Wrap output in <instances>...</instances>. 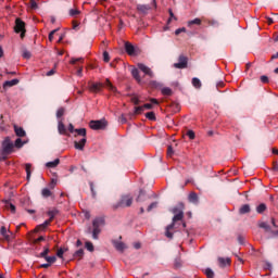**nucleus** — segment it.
Listing matches in <instances>:
<instances>
[{
    "instance_id": "obj_1",
    "label": "nucleus",
    "mask_w": 278,
    "mask_h": 278,
    "mask_svg": "<svg viewBox=\"0 0 278 278\" xmlns=\"http://www.w3.org/2000/svg\"><path fill=\"white\" fill-rule=\"evenodd\" d=\"M93 230H92V238L93 240H99V233H101V227L105 226V218L97 217L92 222Z\"/></svg>"
},
{
    "instance_id": "obj_2",
    "label": "nucleus",
    "mask_w": 278,
    "mask_h": 278,
    "mask_svg": "<svg viewBox=\"0 0 278 278\" xmlns=\"http://www.w3.org/2000/svg\"><path fill=\"white\" fill-rule=\"evenodd\" d=\"M177 220H184V213L179 211L174 217H173V223L166 227L165 236L166 238H173V232H170V229L175 228V223Z\"/></svg>"
},
{
    "instance_id": "obj_3",
    "label": "nucleus",
    "mask_w": 278,
    "mask_h": 278,
    "mask_svg": "<svg viewBox=\"0 0 278 278\" xmlns=\"http://www.w3.org/2000/svg\"><path fill=\"white\" fill-rule=\"evenodd\" d=\"M134 203V198L130 195H123L119 202H117L114 205L115 210H118V207H131V204Z\"/></svg>"
},
{
    "instance_id": "obj_4",
    "label": "nucleus",
    "mask_w": 278,
    "mask_h": 278,
    "mask_svg": "<svg viewBox=\"0 0 278 278\" xmlns=\"http://www.w3.org/2000/svg\"><path fill=\"white\" fill-rule=\"evenodd\" d=\"M14 151V143L7 137L2 142V155H10Z\"/></svg>"
},
{
    "instance_id": "obj_5",
    "label": "nucleus",
    "mask_w": 278,
    "mask_h": 278,
    "mask_svg": "<svg viewBox=\"0 0 278 278\" xmlns=\"http://www.w3.org/2000/svg\"><path fill=\"white\" fill-rule=\"evenodd\" d=\"M106 126H108V123L104 119L91 121L89 123V127L96 131L99 129H105Z\"/></svg>"
},
{
    "instance_id": "obj_6",
    "label": "nucleus",
    "mask_w": 278,
    "mask_h": 278,
    "mask_svg": "<svg viewBox=\"0 0 278 278\" xmlns=\"http://www.w3.org/2000/svg\"><path fill=\"white\" fill-rule=\"evenodd\" d=\"M15 33L21 34L22 38L25 36V22L21 18H16L15 21Z\"/></svg>"
},
{
    "instance_id": "obj_7",
    "label": "nucleus",
    "mask_w": 278,
    "mask_h": 278,
    "mask_svg": "<svg viewBox=\"0 0 278 278\" xmlns=\"http://www.w3.org/2000/svg\"><path fill=\"white\" fill-rule=\"evenodd\" d=\"M174 68H188V58L180 55L178 63H174Z\"/></svg>"
},
{
    "instance_id": "obj_8",
    "label": "nucleus",
    "mask_w": 278,
    "mask_h": 278,
    "mask_svg": "<svg viewBox=\"0 0 278 278\" xmlns=\"http://www.w3.org/2000/svg\"><path fill=\"white\" fill-rule=\"evenodd\" d=\"M137 66H138L139 71H141V73H143L148 77H151V78L154 77L153 71L150 70L149 66L144 65L143 63H138Z\"/></svg>"
},
{
    "instance_id": "obj_9",
    "label": "nucleus",
    "mask_w": 278,
    "mask_h": 278,
    "mask_svg": "<svg viewBox=\"0 0 278 278\" xmlns=\"http://www.w3.org/2000/svg\"><path fill=\"white\" fill-rule=\"evenodd\" d=\"M103 88V83H89L90 92H101Z\"/></svg>"
},
{
    "instance_id": "obj_10",
    "label": "nucleus",
    "mask_w": 278,
    "mask_h": 278,
    "mask_svg": "<svg viewBox=\"0 0 278 278\" xmlns=\"http://www.w3.org/2000/svg\"><path fill=\"white\" fill-rule=\"evenodd\" d=\"M52 220L51 219H47L45 223H42L41 225H38L35 228V233H38V231H45L50 225H51Z\"/></svg>"
},
{
    "instance_id": "obj_11",
    "label": "nucleus",
    "mask_w": 278,
    "mask_h": 278,
    "mask_svg": "<svg viewBox=\"0 0 278 278\" xmlns=\"http://www.w3.org/2000/svg\"><path fill=\"white\" fill-rule=\"evenodd\" d=\"M125 51L128 55H137L136 48L130 42H125Z\"/></svg>"
},
{
    "instance_id": "obj_12",
    "label": "nucleus",
    "mask_w": 278,
    "mask_h": 278,
    "mask_svg": "<svg viewBox=\"0 0 278 278\" xmlns=\"http://www.w3.org/2000/svg\"><path fill=\"white\" fill-rule=\"evenodd\" d=\"M86 137H83L79 141L74 142L75 149H78V151H84V148L86 147Z\"/></svg>"
},
{
    "instance_id": "obj_13",
    "label": "nucleus",
    "mask_w": 278,
    "mask_h": 278,
    "mask_svg": "<svg viewBox=\"0 0 278 278\" xmlns=\"http://www.w3.org/2000/svg\"><path fill=\"white\" fill-rule=\"evenodd\" d=\"M137 10L140 14H149L151 7L149 4H138Z\"/></svg>"
},
{
    "instance_id": "obj_14",
    "label": "nucleus",
    "mask_w": 278,
    "mask_h": 278,
    "mask_svg": "<svg viewBox=\"0 0 278 278\" xmlns=\"http://www.w3.org/2000/svg\"><path fill=\"white\" fill-rule=\"evenodd\" d=\"M131 75H132L134 79H136V81H137L138 84H141V83H142V77H140V71H138L137 67H134V68L131 70Z\"/></svg>"
},
{
    "instance_id": "obj_15",
    "label": "nucleus",
    "mask_w": 278,
    "mask_h": 278,
    "mask_svg": "<svg viewBox=\"0 0 278 278\" xmlns=\"http://www.w3.org/2000/svg\"><path fill=\"white\" fill-rule=\"evenodd\" d=\"M218 262H219V266L222 267V268H225V266H229V264H231V258H229V257H219L218 258Z\"/></svg>"
},
{
    "instance_id": "obj_16",
    "label": "nucleus",
    "mask_w": 278,
    "mask_h": 278,
    "mask_svg": "<svg viewBox=\"0 0 278 278\" xmlns=\"http://www.w3.org/2000/svg\"><path fill=\"white\" fill-rule=\"evenodd\" d=\"M14 131L18 138H25L26 136L25 129H23V127L14 126Z\"/></svg>"
},
{
    "instance_id": "obj_17",
    "label": "nucleus",
    "mask_w": 278,
    "mask_h": 278,
    "mask_svg": "<svg viewBox=\"0 0 278 278\" xmlns=\"http://www.w3.org/2000/svg\"><path fill=\"white\" fill-rule=\"evenodd\" d=\"M58 131L61 136H66V126H64V123H62V121H59Z\"/></svg>"
},
{
    "instance_id": "obj_18",
    "label": "nucleus",
    "mask_w": 278,
    "mask_h": 278,
    "mask_svg": "<svg viewBox=\"0 0 278 278\" xmlns=\"http://www.w3.org/2000/svg\"><path fill=\"white\" fill-rule=\"evenodd\" d=\"M18 85V79L14 78L12 80H7L3 84V88H12V86Z\"/></svg>"
},
{
    "instance_id": "obj_19",
    "label": "nucleus",
    "mask_w": 278,
    "mask_h": 278,
    "mask_svg": "<svg viewBox=\"0 0 278 278\" xmlns=\"http://www.w3.org/2000/svg\"><path fill=\"white\" fill-rule=\"evenodd\" d=\"M60 165V159L46 163L47 168H56Z\"/></svg>"
},
{
    "instance_id": "obj_20",
    "label": "nucleus",
    "mask_w": 278,
    "mask_h": 278,
    "mask_svg": "<svg viewBox=\"0 0 278 278\" xmlns=\"http://www.w3.org/2000/svg\"><path fill=\"white\" fill-rule=\"evenodd\" d=\"M105 88H108L111 92L116 93V87H114V85H112V83L110 81V79H106L104 83Z\"/></svg>"
},
{
    "instance_id": "obj_21",
    "label": "nucleus",
    "mask_w": 278,
    "mask_h": 278,
    "mask_svg": "<svg viewBox=\"0 0 278 278\" xmlns=\"http://www.w3.org/2000/svg\"><path fill=\"white\" fill-rule=\"evenodd\" d=\"M25 170H26V179L29 181L31 179V164L27 163L25 164Z\"/></svg>"
},
{
    "instance_id": "obj_22",
    "label": "nucleus",
    "mask_w": 278,
    "mask_h": 278,
    "mask_svg": "<svg viewBox=\"0 0 278 278\" xmlns=\"http://www.w3.org/2000/svg\"><path fill=\"white\" fill-rule=\"evenodd\" d=\"M5 208L10 210V212H12V214L16 213V206L14 204H12L10 201H5Z\"/></svg>"
},
{
    "instance_id": "obj_23",
    "label": "nucleus",
    "mask_w": 278,
    "mask_h": 278,
    "mask_svg": "<svg viewBox=\"0 0 278 278\" xmlns=\"http://www.w3.org/2000/svg\"><path fill=\"white\" fill-rule=\"evenodd\" d=\"M249 212H251V206L249 204L242 205L239 210L240 214H249Z\"/></svg>"
},
{
    "instance_id": "obj_24",
    "label": "nucleus",
    "mask_w": 278,
    "mask_h": 278,
    "mask_svg": "<svg viewBox=\"0 0 278 278\" xmlns=\"http://www.w3.org/2000/svg\"><path fill=\"white\" fill-rule=\"evenodd\" d=\"M68 251V248H61L56 252V256L60 257V260H64V254Z\"/></svg>"
},
{
    "instance_id": "obj_25",
    "label": "nucleus",
    "mask_w": 278,
    "mask_h": 278,
    "mask_svg": "<svg viewBox=\"0 0 278 278\" xmlns=\"http://www.w3.org/2000/svg\"><path fill=\"white\" fill-rule=\"evenodd\" d=\"M267 206L265 203H261L258 206H256V212L257 214H264L266 212Z\"/></svg>"
},
{
    "instance_id": "obj_26",
    "label": "nucleus",
    "mask_w": 278,
    "mask_h": 278,
    "mask_svg": "<svg viewBox=\"0 0 278 278\" xmlns=\"http://www.w3.org/2000/svg\"><path fill=\"white\" fill-rule=\"evenodd\" d=\"M114 247L117 251H121V252H123V251H125V249H127V247H125V243H123V242H115Z\"/></svg>"
},
{
    "instance_id": "obj_27",
    "label": "nucleus",
    "mask_w": 278,
    "mask_h": 278,
    "mask_svg": "<svg viewBox=\"0 0 278 278\" xmlns=\"http://www.w3.org/2000/svg\"><path fill=\"white\" fill-rule=\"evenodd\" d=\"M189 201H190V203H199V195H197V193H194V192L190 193Z\"/></svg>"
},
{
    "instance_id": "obj_28",
    "label": "nucleus",
    "mask_w": 278,
    "mask_h": 278,
    "mask_svg": "<svg viewBox=\"0 0 278 278\" xmlns=\"http://www.w3.org/2000/svg\"><path fill=\"white\" fill-rule=\"evenodd\" d=\"M51 190L49 188H45L41 190V195L43 197V199H49V197H51Z\"/></svg>"
},
{
    "instance_id": "obj_29",
    "label": "nucleus",
    "mask_w": 278,
    "mask_h": 278,
    "mask_svg": "<svg viewBox=\"0 0 278 278\" xmlns=\"http://www.w3.org/2000/svg\"><path fill=\"white\" fill-rule=\"evenodd\" d=\"M162 94H164L165 97H170V94H173V90L168 87H164L161 89Z\"/></svg>"
},
{
    "instance_id": "obj_30",
    "label": "nucleus",
    "mask_w": 278,
    "mask_h": 278,
    "mask_svg": "<svg viewBox=\"0 0 278 278\" xmlns=\"http://www.w3.org/2000/svg\"><path fill=\"white\" fill-rule=\"evenodd\" d=\"M192 25H201V18L195 17L194 20L189 21L188 27H192Z\"/></svg>"
},
{
    "instance_id": "obj_31",
    "label": "nucleus",
    "mask_w": 278,
    "mask_h": 278,
    "mask_svg": "<svg viewBox=\"0 0 278 278\" xmlns=\"http://www.w3.org/2000/svg\"><path fill=\"white\" fill-rule=\"evenodd\" d=\"M192 86L193 88H201V80L197 77L192 78Z\"/></svg>"
},
{
    "instance_id": "obj_32",
    "label": "nucleus",
    "mask_w": 278,
    "mask_h": 278,
    "mask_svg": "<svg viewBox=\"0 0 278 278\" xmlns=\"http://www.w3.org/2000/svg\"><path fill=\"white\" fill-rule=\"evenodd\" d=\"M45 260L51 266V264H55V262L58 261V257H55V256H46Z\"/></svg>"
},
{
    "instance_id": "obj_33",
    "label": "nucleus",
    "mask_w": 278,
    "mask_h": 278,
    "mask_svg": "<svg viewBox=\"0 0 278 278\" xmlns=\"http://www.w3.org/2000/svg\"><path fill=\"white\" fill-rule=\"evenodd\" d=\"M49 252H50L49 247H46V248H43V251L39 254V256L43 257V260H45L46 257H48Z\"/></svg>"
},
{
    "instance_id": "obj_34",
    "label": "nucleus",
    "mask_w": 278,
    "mask_h": 278,
    "mask_svg": "<svg viewBox=\"0 0 278 278\" xmlns=\"http://www.w3.org/2000/svg\"><path fill=\"white\" fill-rule=\"evenodd\" d=\"M75 132L77 136H83V138H86V128L75 129Z\"/></svg>"
},
{
    "instance_id": "obj_35",
    "label": "nucleus",
    "mask_w": 278,
    "mask_h": 278,
    "mask_svg": "<svg viewBox=\"0 0 278 278\" xmlns=\"http://www.w3.org/2000/svg\"><path fill=\"white\" fill-rule=\"evenodd\" d=\"M23 144H25V142H23V140L21 138H17L15 140L14 147H16V149H21L23 147Z\"/></svg>"
},
{
    "instance_id": "obj_36",
    "label": "nucleus",
    "mask_w": 278,
    "mask_h": 278,
    "mask_svg": "<svg viewBox=\"0 0 278 278\" xmlns=\"http://www.w3.org/2000/svg\"><path fill=\"white\" fill-rule=\"evenodd\" d=\"M205 275L207 278H214V270H212V268H206Z\"/></svg>"
},
{
    "instance_id": "obj_37",
    "label": "nucleus",
    "mask_w": 278,
    "mask_h": 278,
    "mask_svg": "<svg viewBox=\"0 0 278 278\" xmlns=\"http://www.w3.org/2000/svg\"><path fill=\"white\" fill-rule=\"evenodd\" d=\"M85 247L87 249V251H90L92 253V251H94V245L92 244V242H86Z\"/></svg>"
},
{
    "instance_id": "obj_38",
    "label": "nucleus",
    "mask_w": 278,
    "mask_h": 278,
    "mask_svg": "<svg viewBox=\"0 0 278 278\" xmlns=\"http://www.w3.org/2000/svg\"><path fill=\"white\" fill-rule=\"evenodd\" d=\"M146 117L149 119V121H155V113L154 112H148L146 114Z\"/></svg>"
},
{
    "instance_id": "obj_39",
    "label": "nucleus",
    "mask_w": 278,
    "mask_h": 278,
    "mask_svg": "<svg viewBox=\"0 0 278 278\" xmlns=\"http://www.w3.org/2000/svg\"><path fill=\"white\" fill-rule=\"evenodd\" d=\"M0 233L1 236H3V238H8V228H5V226H2L0 228Z\"/></svg>"
},
{
    "instance_id": "obj_40",
    "label": "nucleus",
    "mask_w": 278,
    "mask_h": 278,
    "mask_svg": "<svg viewBox=\"0 0 278 278\" xmlns=\"http://www.w3.org/2000/svg\"><path fill=\"white\" fill-rule=\"evenodd\" d=\"M77 14H81V12L77 9L70 10V16H77Z\"/></svg>"
},
{
    "instance_id": "obj_41",
    "label": "nucleus",
    "mask_w": 278,
    "mask_h": 278,
    "mask_svg": "<svg viewBox=\"0 0 278 278\" xmlns=\"http://www.w3.org/2000/svg\"><path fill=\"white\" fill-rule=\"evenodd\" d=\"M144 112V106H136L135 114H142Z\"/></svg>"
},
{
    "instance_id": "obj_42",
    "label": "nucleus",
    "mask_w": 278,
    "mask_h": 278,
    "mask_svg": "<svg viewBox=\"0 0 278 278\" xmlns=\"http://www.w3.org/2000/svg\"><path fill=\"white\" fill-rule=\"evenodd\" d=\"M64 116V109L61 108L56 111V118H62Z\"/></svg>"
},
{
    "instance_id": "obj_43",
    "label": "nucleus",
    "mask_w": 278,
    "mask_h": 278,
    "mask_svg": "<svg viewBox=\"0 0 278 278\" xmlns=\"http://www.w3.org/2000/svg\"><path fill=\"white\" fill-rule=\"evenodd\" d=\"M74 257H84V249H80L74 253Z\"/></svg>"
},
{
    "instance_id": "obj_44",
    "label": "nucleus",
    "mask_w": 278,
    "mask_h": 278,
    "mask_svg": "<svg viewBox=\"0 0 278 278\" xmlns=\"http://www.w3.org/2000/svg\"><path fill=\"white\" fill-rule=\"evenodd\" d=\"M23 58L25 60H29V58H31V52H29L28 50H24L23 51Z\"/></svg>"
},
{
    "instance_id": "obj_45",
    "label": "nucleus",
    "mask_w": 278,
    "mask_h": 278,
    "mask_svg": "<svg viewBox=\"0 0 278 278\" xmlns=\"http://www.w3.org/2000/svg\"><path fill=\"white\" fill-rule=\"evenodd\" d=\"M187 136H188L189 140H194V138H195V135H194L193 130H188Z\"/></svg>"
},
{
    "instance_id": "obj_46",
    "label": "nucleus",
    "mask_w": 278,
    "mask_h": 278,
    "mask_svg": "<svg viewBox=\"0 0 278 278\" xmlns=\"http://www.w3.org/2000/svg\"><path fill=\"white\" fill-rule=\"evenodd\" d=\"M30 8L31 10H38V3L36 2V0H30Z\"/></svg>"
},
{
    "instance_id": "obj_47",
    "label": "nucleus",
    "mask_w": 278,
    "mask_h": 278,
    "mask_svg": "<svg viewBox=\"0 0 278 278\" xmlns=\"http://www.w3.org/2000/svg\"><path fill=\"white\" fill-rule=\"evenodd\" d=\"M77 62H84V58H76L71 60V64H77Z\"/></svg>"
},
{
    "instance_id": "obj_48",
    "label": "nucleus",
    "mask_w": 278,
    "mask_h": 278,
    "mask_svg": "<svg viewBox=\"0 0 278 278\" xmlns=\"http://www.w3.org/2000/svg\"><path fill=\"white\" fill-rule=\"evenodd\" d=\"M173 146H168L167 148V157H173Z\"/></svg>"
},
{
    "instance_id": "obj_49",
    "label": "nucleus",
    "mask_w": 278,
    "mask_h": 278,
    "mask_svg": "<svg viewBox=\"0 0 278 278\" xmlns=\"http://www.w3.org/2000/svg\"><path fill=\"white\" fill-rule=\"evenodd\" d=\"M103 60L104 62H110V53H108V51L103 52Z\"/></svg>"
},
{
    "instance_id": "obj_50",
    "label": "nucleus",
    "mask_w": 278,
    "mask_h": 278,
    "mask_svg": "<svg viewBox=\"0 0 278 278\" xmlns=\"http://www.w3.org/2000/svg\"><path fill=\"white\" fill-rule=\"evenodd\" d=\"M181 33H186V27L177 28V29L175 30V35H176V36H179V34H181Z\"/></svg>"
},
{
    "instance_id": "obj_51",
    "label": "nucleus",
    "mask_w": 278,
    "mask_h": 278,
    "mask_svg": "<svg viewBox=\"0 0 278 278\" xmlns=\"http://www.w3.org/2000/svg\"><path fill=\"white\" fill-rule=\"evenodd\" d=\"M131 102L134 103V105H139L140 104V99H138V97H132Z\"/></svg>"
},
{
    "instance_id": "obj_52",
    "label": "nucleus",
    "mask_w": 278,
    "mask_h": 278,
    "mask_svg": "<svg viewBox=\"0 0 278 278\" xmlns=\"http://www.w3.org/2000/svg\"><path fill=\"white\" fill-rule=\"evenodd\" d=\"M48 216H50L49 219L53 222V218H55V211H49Z\"/></svg>"
},
{
    "instance_id": "obj_53",
    "label": "nucleus",
    "mask_w": 278,
    "mask_h": 278,
    "mask_svg": "<svg viewBox=\"0 0 278 278\" xmlns=\"http://www.w3.org/2000/svg\"><path fill=\"white\" fill-rule=\"evenodd\" d=\"M143 110H153V104L152 103H146L143 105Z\"/></svg>"
},
{
    "instance_id": "obj_54",
    "label": "nucleus",
    "mask_w": 278,
    "mask_h": 278,
    "mask_svg": "<svg viewBox=\"0 0 278 278\" xmlns=\"http://www.w3.org/2000/svg\"><path fill=\"white\" fill-rule=\"evenodd\" d=\"M258 227H261V229H268V224L263 222V223L258 224Z\"/></svg>"
},
{
    "instance_id": "obj_55",
    "label": "nucleus",
    "mask_w": 278,
    "mask_h": 278,
    "mask_svg": "<svg viewBox=\"0 0 278 278\" xmlns=\"http://www.w3.org/2000/svg\"><path fill=\"white\" fill-rule=\"evenodd\" d=\"M153 207H157V202L151 203V204L148 206V212H151V210H153Z\"/></svg>"
},
{
    "instance_id": "obj_56",
    "label": "nucleus",
    "mask_w": 278,
    "mask_h": 278,
    "mask_svg": "<svg viewBox=\"0 0 278 278\" xmlns=\"http://www.w3.org/2000/svg\"><path fill=\"white\" fill-rule=\"evenodd\" d=\"M76 75H78V77H81L84 75V67H79L76 72Z\"/></svg>"
},
{
    "instance_id": "obj_57",
    "label": "nucleus",
    "mask_w": 278,
    "mask_h": 278,
    "mask_svg": "<svg viewBox=\"0 0 278 278\" xmlns=\"http://www.w3.org/2000/svg\"><path fill=\"white\" fill-rule=\"evenodd\" d=\"M261 81L263 83V84H268V76H261Z\"/></svg>"
},
{
    "instance_id": "obj_58",
    "label": "nucleus",
    "mask_w": 278,
    "mask_h": 278,
    "mask_svg": "<svg viewBox=\"0 0 278 278\" xmlns=\"http://www.w3.org/2000/svg\"><path fill=\"white\" fill-rule=\"evenodd\" d=\"M42 241H45V237L41 236V237L35 239L34 243L38 244V242H42Z\"/></svg>"
},
{
    "instance_id": "obj_59",
    "label": "nucleus",
    "mask_w": 278,
    "mask_h": 278,
    "mask_svg": "<svg viewBox=\"0 0 278 278\" xmlns=\"http://www.w3.org/2000/svg\"><path fill=\"white\" fill-rule=\"evenodd\" d=\"M51 75H55L54 70H50L49 72H47V77H51Z\"/></svg>"
},
{
    "instance_id": "obj_60",
    "label": "nucleus",
    "mask_w": 278,
    "mask_h": 278,
    "mask_svg": "<svg viewBox=\"0 0 278 278\" xmlns=\"http://www.w3.org/2000/svg\"><path fill=\"white\" fill-rule=\"evenodd\" d=\"M68 131H71V134H73V131H75V126H73V124L68 125Z\"/></svg>"
},
{
    "instance_id": "obj_61",
    "label": "nucleus",
    "mask_w": 278,
    "mask_h": 278,
    "mask_svg": "<svg viewBox=\"0 0 278 278\" xmlns=\"http://www.w3.org/2000/svg\"><path fill=\"white\" fill-rule=\"evenodd\" d=\"M58 185V180L56 179H52L51 181V188H55V186Z\"/></svg>"
},
{
    "instance_id": "obj_62",
    "label": "nucleus",
    "mask_w": 278,
    "mask_h": 278,
    "mask_svg": "<svg viewBox=\"0 0 278 278\" xmlns=\"http://www.w3.org/2000/svg\"><path fill=\"white\" fill-rule=\"evenodd\" d=\"M174 266L176 268H179V266H181V262H179V260H176L175 263H174Z\"/></svg>"
},
{
    "instance_id": "obj_63",
    "label": "nucleus",
    "mask_w": 278,
    "mask_h": 278,
    "mask_svg": "<svg viewBox=\"0 0 278 278\" xmlns=\"http://www.w3.org/2000/svg\"><path fill=\"white\" fill-rule=\"evenodd\" d=\"M49 266H51V264L46 263V264H41V265H40V268H49Z\"/></svg>"
},
{
    "instance_id": "obj_64",
    "label": "nucleus",
    "mask_w": 278,
    "mask_h": 278,
    "mask_svg": "<svg viewBox=\"0 0 278 278\" xmlns=\"http://www.w3.org/2000/svg\"><path fill=\"white\" fill-rule=\"evenodd\" d=\"M150 101H151V104H152V105H157V103H159V102H157V99H151Z\"/></svg>"
}]
</instances>
